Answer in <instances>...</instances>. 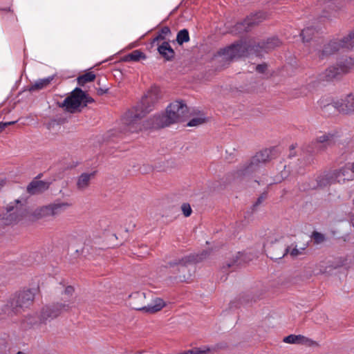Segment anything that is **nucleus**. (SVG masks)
<instances>
[{
	"label": "nucleus",
	"mask_w": 354,
	"mask_h": 354,
	"mask_svg": "<svg viewBox=\"0 0 354 354\" xmlns=\"http://www.w3.org/2000/svg\"><path fill=\"white\" fill-rule=\"evenodd\" d=\"M158 99V89L152 88L136 106L124 114L122 119V130L125 133H135L142 129L167 127L184 120L187 107L183 102L176 101L167 106L165 114L154 115L142 123V118L152 110Z\"/></svg>",
	"instance_id": "obj_1"
},
{
	"label": "nucleus",
	"mask_w": 354,
	"mask_h": 354,
	"mask_svg": "<svg viewBox=\"0 0 354 354\" xmlns=\"http://www.w3.org/2000/svg\"><path fill=\"white\" fill-rule=\"evenodd\" d=\"M280 44L281 41L277 37L269 38L266 41L254 45L248 41H241L221 49L218 52V56L223 61H230L251 54L261 56L263 52L271 50Z\"/></svg>",
	"instance_id": "obj_2"
},
{
	"label": "nucleus",
	"mask_w": 354,
	"mask_h": 354,
	"mask_svg": "<svg viewBox=\"0 0 354 354\" xmlns=\"http://www.w3.org/2000/svg\"><path fill=\"white\" fill-rule=\"evenodd\" d=\"M72 301L68 300L67 304L57 303L52 306H48L42 308L39 315H30L24 320L25 326H32L36 324L38 321L41 323H47L55 318L57 317L64 312H66L71 308Z\"/></svg>",
	"instance_id": "obj_3"
},
{
	"label": "nucleus",
	"mask_w": 354,
	"mask_h": 354,
	"mask_svg": "<svg viewBox=\"0 0 354 354\" xmlns=\"http://www.w3.org/2000/svg\"><path fill=\"white\" fill-rule=\"evenodd\" d=\"M271 149H265L257 153L250 162L241 165L235 172L237 178L248 176L257 171L266 162L270 160Z\"/></svg>",
	"instance_id": "obj_4"
},
{
	"label": "nucleus",
	"mask_w": 354,
	"mask_h": 354,
	"mask_svg": "<svg viewBox=\"0 0 354 354\" xmlns=\"http://www.w3.org/2000/svg\"><path fill=\"white\" fill-rule=\"evenodd\" d=\"M27 214L26 206L19 200L10 203L6 208V212L0 214V232L4 226L21 221Z\"/></svg>",
	"instance_id": "obj_5"
},
{
	"label": "nucleus",
	"mask_w": 354,
	"mask_h": 354,
	"mask_svg": "<svg viewBox=\"0 0 354 354\" xmlns=\"http://www.w3.org/2000/svg\"><path fill=\"white\" fill-rule=\"evenodd\" d=\"M354 48V31L341 39H334L326 44L322 50H318L317 55L324 59L325 57L339 50L342 48L353 49Z\"/></svg>",
	"instance_id": "obj_6"
},
{
	"label": "nucleus",
	"mask_w": 354,
	"mask_h": 354,
	"mask_svg": "<svg viewBox=\"0 0 354 354\" xmlns=\"http://www.w3.org/2000/svg\"><path fill=\"white\" fill-rule=\"evenodd\" d=\"M130 306L132 308L144 311L146 313H153L160 310L165 306V301L160 298H156L151 304L147 306H142L139 303H142L145 299V293L137 292L131 294L130 296Z\"/></svg>",
	"instance_id": "obj_7"
},
{
	"label": "nucleus",
	"mask_w": 354,
	"mask_h": 354,
	"mask_svg": "<svg viewBox=\"0 0 354 354\" xmlns=\"http://www.w3.org/2000/svg\"><path fill=\"white\" fill-rule=\"evenodd\" d=\"M354 68V59L350 57H342L337 66L329 67L322 75V79L326 81H331L337 78L339 75L347 73Z\"/></svg>",
	"instance_id": "obj_8"
},
{
	"label": "nucleus",
	"mask_w": 354,
	"mask_h": 354,
	"mask_svg": "<svg viewBox=\"0 0 354 354\" xmlns=\"http://www.w3.org/2000/svg\"><path fill=\"white\" fill-rule=\"evenodd\" d=\"M91 102H93L91 97H88L81 88H76L70 96L64 100L60 106L64 107L66 111L73 113L80 107L82 103L86 105L87 103Z\"/></svg>",
	"instance_id": "obj_9"
},
{
	"label": "nucleus",
	"mask_w": 354,
	"mask_h": 354,
	"mask_svg": "<svg viewBox=\"0 0 354 354\" xmlns=\"http://www.w3.org/2000/svg\"><path fill=\"white\" fill-rule=\"evenodd\" d=\"M346 172V169L342 167L339 169L328 172L324 176H319L317 180V187H325L335 183H344L346 180L345 178Z\"/></svg>",
	"instance_id": "obj_10"
},
{
	"label": "nucleus",
	"mask_w": 354,
	"mask_h": 354,
	"mask_svg": "<svg viewBox=\"0 0 354 354\" xmlns=\"http://www.w3.org/2000/svg\"><path fill=\"white\" fill-rule=\"evenodd\" d=\"M267 15L263 12H258L248 16L243 21L237 23L235 26V30L238 33L249 31L252 27L266 19Z\"/></svg>",
	"instance_id": "obj_11"
},
{
	"label": "nucleus",
	"mask_w": 354,
	"mask_h": 354,
	"mask_svg": "<svg viewBox=\"0 0 354 354\" xmlns=\"http://www.w3.org/2000/svg\"><path fill=\"white\" fill-rule=\"evenodd\" d=\"M334 108L339 113H350L354 111V93H351L345 97L344 99L334 102L331 104H328L327 108Z\"/></svg>",
	"instance_id": "obj_12"
},
{
	"label": "nucleus",
	"mask_w": 354,
	"mask_h": 354,
	"mask_svg": "<svg viewBox=\"0 0 354 354\" xmlns=\"http://www.w3.org/2000/svg\"><path fill=\"white\" fill-rule=\"evenodd\" d=\"M207 254V252H203L201 254H193L182 258L180 260L176 261H172L169 263L170 267H174L175 266H179L178 270L184 272L187 269V266L189 264L195 263L200 261H202L206 257Z\"/></svg>",
	"instance_id": "obj_13"
},
{
	"label": "nucleus",
	"mask_w": 354,
	"mask_h": 354,
	"mask_svg": "<svg viewBox=\"0 0 354 354\" xmlns=\"http://www.w3.org/2000/svg\"><path fill=\"white\" fill-rule=\"evenodd\" d=\"M37 291V289L36 288H32L21 291L15 301L16 306L20 308L28 307L33 301Z\"/></svg>",
	"instance_id": "obj_14"
},
{
	"label": "nucleus",
	"mask_w": 354,
	"mask_h": 354,
	"mask_svg": "<svg viewBox=\"0 0 354 354\" xmlns=\"http://www.w3.org/2000/svg\"><path fill=\"white\" fill-rule=\"evenodd\" d=\"M283 342L292 344H303L308 346H317V342L302 335H290L283 338Z\"/></svg>",
	"instance_id": "obj_15"
},
{
	"label": "nucleus",
	"mask_w": 354,
	"mask_h": 354,
	"mask_svg": "<svg viewBox=\"0 0 354 354\" xmlns=\"http://www.w3.org/2000/svg\"><path fill=\"white\" fill-rule=\"evenodd\" d=\"M49 187L47 182L43 180H34L27 187V191L30 194H36L46 190Z\"/></svg>",
	"instance_id": "obj_16"
},
{
	"label": "nucleus",
	"mask_w": 354,
	"mask_h": 354,
	"mask_svg": "<svg viewBox=\"0 0 354 354\" xmlns=\"http://www.w3.org/2000/svg\"><path fill=\"white\" fill-rule=\"evenodd\" d=\"M158 51L166 60L174 58L175 53L168 41H164L158 47Z\"/></svg>",
	"instance_id": "obj_17"
},
{
	"label": "nucleus",
	"mask_w": 354,
	"mask_h": 354,
	"mask_svg": "<svg viewBox=\"0 0 354 354\" xmlns=\"http://www.w3.org/2000/svg\"><path fill=\"white\" fill-rule=\"evenodd\" d=\"M335 134L324 133L317 137V143L320 145L318 147L319 149H324L328 146L332 145L335 142Z\"/></svg>",
	"instance_id": "obj_18"
},
{
	"label": "nucleus",
	"mask_w": 354,
	"mask_h": 354,
	"mask_svg": "<svg viewBox=\"0 0 354 354\" xmlns=\"http://www.w3.org/2000/svg\"><path fill=\"white\" fill-rule=\"evenodd\" d=\"M55 75H50L45 78L39 79L35 82L34 84L29 86L30 91H35L43 89L48 86L50 82L54 80Z\"/></svg>",
	"instance_id": "obj_19"
},
{
	"label": "nucleus",
	"mask_w": 354,
	"mask_h": 354,
	"mask_svg": "<svg viewBox=\"0 0 354 354\" xmlns=\"http://www.w3.org/2000/svg\"><path fill=\"white\" fill-rule=\"evenodd\" d=\"M95 172L82 174L77 180V189L80 190L86 189L89 185L91 178H93Z\"/></svg>",
	"instance_id": "obj_20"
},
{
	"label": "nucleus",
	"mask_w": 354,
	"mask_h": 354,
	"mask_svg": "<svg viewBox=\"0 0 354 354\" xmlns=\"http://www.w3.org/2000/svg\"><path fill=\"white\" fill-rule=\"evenodd\" d=\"M303 250H304V248L297 249V248H295L290 250V247H286L279 254L271 256L270 258L273 259H281L288 253H290L291 257H296L301 254Z\"/></svg>",
	"instance_id": "obj_21"
},
{
	"label": "nucleus",
	"mask_w": 354,
	"mask_h": 354,
	"mask_svg": "<svg viewBox=\"0 0 354 354\" xmlns=\"http://www.w3.org/2000/svg\"><path fill=\"white\" fill-rule=\"evenodd\" d=\"M71 204L68 202L56 201L52 203L53 216H57L68 209Z\"/></svg>",
	"instance_id": "obj_22"
},
{
	"label": "nucleus",
	"mask_w": 354,
	"mask_h": 354,
	"mask_svg": "<svg viewBox=\"0 0 354 354\" xmlns=\"http://www.w3.org/2000/svg\"><path fill=\"white\" fill-rule=\"evenodd\" d=\"M36 215L39 217L53 216V210L52 203L43 206L36 210Z\"/></svg>",
	"instance_id": "obj_23"
},
{
	"label": "nucleus",
	"mask_w": 354,
	"mask_h": 354,
	"mask_svg": "<svg viewBox=\"0 0 354 354\" xmlns=\"http://www.w3.org/2000/svg\"><path fill=\"white\" fill-rule=\"evenodd\" d=\"M73 292H74V288L72 286H67L65 288V290L62 294V301L60 303L67 304L68 300H71V301H72L71 308H72L74 304V298L73 297Z\"/></svg>",
	"instance_id": "obj_24"
},
{
	"label": "nucleus",
	"mask_w": 354,
	"mask_h": 354,
	"mask_svg": "<svg viewBox=\"0 0 354 354\" xmlns=\"http://www.w3.org/2000/svg\"><path fill=\"white\" fill-rule=\"evenodd\" d=\"M338 9L336 8L333 4H330L327 7V10L325 9L323 12L322 17L328 19H331L333 17H335L337 15Z\"/></svg>",
	"instance_id": "obj_25"
},
{
	"label": "nucleus",
	"mask_w": 354,
	"mask_h": 354,
	"mask_svg": "<svg viewBox=\"0 0 354 354\" xmlns=\"http://www.w3.org/2000/svg\"><path fill=\"white\" fill-rule=\"evenodd\" d=\"M189 41V35L187 29L180 30L176 36V41L179 45H182L184 43Z\"/></svg>",
	"instance_id": "obj_26"
},
{
	"label": "nucleus",
	"mask_w": 354,
	"mask_h": 354,
	"mask_svg": "<svg viewBox=\"0 0 354 354\" xmlns=\"http://www.w3.org/2000/svg\"><path fill=\"white\" fill-rule=\"evenodd\" d=\"M315 32V29L313 27H307L302 30L301 36L304 42H308L311 39Z\"/></svg>",
	"instance_id": "obj_27"
},
{
	"label": "nucleus",
	"mask_w": 354,
	"mask_h": 354,
	"mask_svg": "<svg viewBox=\"0 0 354 354\" xmlns=\"http://www.w3.org/2000/svg\"><path fill=\"white\" fill-rule=\"evenodd\" d=\"M145 58H146V56L143 53H142L141 51H140L138 50H136L133 51L131 53L129 54L126 57V60L127 61L138 62L140 59H145Z\"/></svg>",
	"instance_id": "obj_28"
},
{
	"label": "nucleus",
	"mask_w": 354,
	"mask_h": 354,
	"mask_svg": "<svg viewBox=\"0 0 354 354\" xmlns=\"http://www.w3.org/2000/svg\"><path fill=\"white\" fill-rule=\"evenodd\" d=\"M95 75L92 72L86 73L77 78L78 84L83 85L86 82H92L95 80Z\"/></svg>",
	"instance_id": "obj_29"
},
{
	"label": "nucleus",
	"mask_w": 354,
	"mask_h": 354,
	"mask_svg": "<svg viewBox=\"0 0 354 354\" xmlns=\"http://www.w3.org/2000/svg\"><path fill=\"white\" fill-rule=\"evenodd\" d=\"M205 121V118L203 117H198L192 118L188 123V127H197L198 125H201L203 124Z\"/></svg>",
	"instance_id": "obj_30"
},
{
	"label": "nucleus",
	"mask_w": 354,
	"mask_h": 354,
	"mask_svg": "<svg viewBox=\"0 0 354 354\" xmlns=\"http://www.w3.org/2000/svg\"><path fill=\"white\" fill-rule=\"evenodd\" d=\"M312 238L316 243H320L325 239V236L322 233L314 232L312 234Z\"/></svg>",
	"instance_id": "obj_31"
},
{
	"label": "nucleus",
	"mask_w": 354,
	"mask_h": 354,
	"mask_svg": "<svg viewBox=\"0 0 354 354\" xmlns=\"http://www.w3.org/2000/svg\"><path fill=\"white\" fill-rule=\"evenodd\" d=\"M181 209L185 216H189L192 214V208L189 204L183 203L181 206Z\"/></svg>",
	"instance_id": "obj_32"
},
{
	"label": "nucleus",
	"mask_w": 354,
	"mask_h": 354,
	"mask_svg": "<svg viewBox=\"0 0 354 354\" xmlns=\"http://www.w3.org/2000/svg\"><path fill=\"white\" fill-rule=\"evenodd\" d=\"M170 28L167 26H165L160 29L158 35L162 36V39H165V37L170 35Z\"/></svg>",
	"instance_id": "obj_33"
},
{
	"label": "nucleus",
	"mask_w": 354,
	"mask_h": 354,
	"mask_svg": "<svg viewBox=\"0 0 354 354\" xmlns=\"http://www.w3.org/2000/svg\"><path fill=\"white\" fill-rule=\"evenodd\" d=\"M17 122V121H11L7 122H0V132L2 131L6 127L14 124Z\"/></svg>",
	"instance_id": "obj_34"
},
{
	"label": "nucleus",
	"mask_w": 354,
	"mask_h": 354,
	"mask_svg": "<svg viewBox=\"0 0 354 354\" xmlns=\"http://www.w3.org/2000/svg\"><path fill=\"white\" fill-rule=\"evenodd\" d=\"M267 68V65L266 64H259L256 66V70L257 71H258L259 73H263L266 69Z\"/></svg>",
	"instance_id": "obj_35"
},
{
	"label": "nucleus",
	"mask_w": 354,
	"mask_h": 354,
	"mask_svg": "<svg viewBox=\"0 0 354 354\" xmlns=\"http://www.w3.org/2000/svg\"><path fill=\"white\" fill-rule=\"evenodd\" d=\"M266 194H264L261 195L257 201V202L254 204V207H257L258 205L261 204L262 201L266 198Z\"/></svg>",
	"instance_id": "obj_36"
},
{
	"label": "nucleus",
	"mask_w": 354,
	"mask_h": 354,
	"mask_svg": "<svg viewBox=\"0 0 354 354\" xmlns=\"http://www.w3.org/2000/svg\"><path fill=\"white\" fill-rule=\"evenodd\" d=\"M295 149V146L294 145H292L290 147V154H289V156H290V157H293V156H295V153H293V151H294V149Z\"/></svg>",
	"instance_id": "obj_37"
},
{
	"label": "nucleus",
	"mask_w": 354,
	"mask_h": 354,
	"mask_svg": "<svg viewBox=\"0 0 354 354\" xmlns=\"http://www.w3.org/2000/svg\"><path fill=\"white\" fill-rule=\"evenodd\" d=\"M159 40H162V36H160L158 35L155 38H153V39L152 41V44H153Z\"/></svg>",
	"instance_id": "obj_38"
},
{
	"label": "nucleus",
	"mask_w": 354,
	"mask_h": 354,
	"mask_svg": "<svg viewBox=\"0 0 354 354\" xmlns=\"http://www.w3.org/2000/svg\"><path fill=\"white\" fill-rule=\"evenodd\" d=\"M288 176L287 173L286 171H284L283 172H282V174H281V178L283 179L285 178H286Z\"/></svg>",
	"instance_id": "obj_39"
},
{
	"label": "nucleus",
	"mask_w": 354,
	"mask_h": 354,
	"mask_svg": "<svg viewBox=\"0 0 354 354\" xmlns=\"http://www.w3.org/2000/svg\"><path fill=\"white\" fill-rule=\"evenodd\" d=\"M179 279L181 281H186L187 278L185 275H183V276H179Z\"/></svg>",
	"instance_id": "obj_40"
},
{
	"label": "nucleus",
	"mask_w": 354,
	"mask_h": 354,
	"mask_svg": "<svg viewBox=\"0 0 354 354\" xmlns=\"http://www.w3.org/2000/svg\"><path fill=\"white\" fill-rule=\"evenodd\" d=\"M351 170L354 173V162L351 166Z\"/></svg>",
	"instance_id": "obj_41"
},
{
	"label": "nucleus",
	"mask_w": 354,
	"mask_h": 354,
	"mask_svg": "<svg viewBox=\"0 0 354 354\" xmlns=\"http://www.w3.org/2000/svg\"><path fill=\"white\" fill-rule=\"evenodd\" d=\"M4 184V181L3 180H1L0 181V187H2Z\"/></svg>",
	"instance_id": "obj_42"
},
{
	"label": "nucleus",
	"mask_w": 354,
	"mask_h": 354,
	"mask_svg": "<svg viewBox=\"0 0 354 354\" xmlns=\"http://www.w3.org/2000/svg\"><path fill=\"white\" fill-rule=\"evenodd\" d=\"M17 354H26V353H24L22 351H19Z\"/></svg>",
	"instance_id": "obj_43"
}]
</instances>
